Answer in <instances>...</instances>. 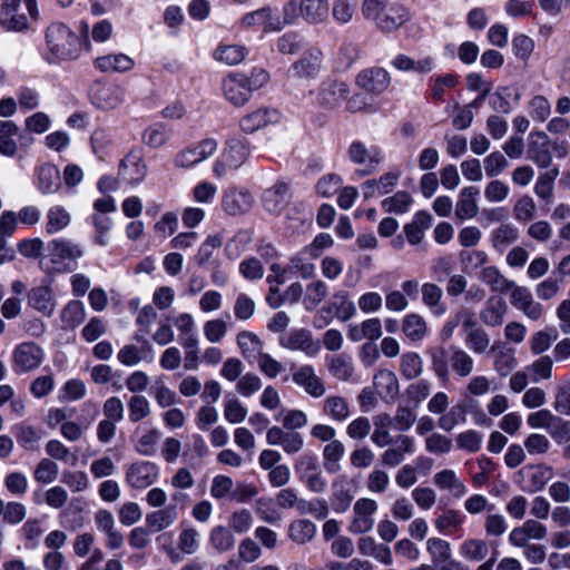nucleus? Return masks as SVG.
<instances>
[{"mask_svg":"<svg viewBox=\"0 0 570 570\" xmlns=\"http://www.w3.org/2000/svg\"><path fill=\"white\" fill-rule=\"evenodd\" d=\"M38 188L42 194H53L61 185L60 173L55 165L45 164L37 171Z\"/></svg>","mask_w":570,"mask_h":570,"instance_id":"42","label":"nucleus"},{"mask_svg":"<svg viewBox=\"0 0 570 570\" xmlns=\"http://www.w3.org/2000/svg\"><path fill=\"white\" fill-rule=\"evenodd\" d=\"M511 304L531 321H538L543 315V306L534 301L532 293L525 286H515L510 292Z\"/></svg>","mask_w":570,"mask_h":570,"instance_id":"17","label":"nucleus"},{"mask_svg":"<svg viewBox=\"0 0 570 570\" xmlns=\"http://www.w3.org/2000/svg\"><path fill=\"white\" fill-rule=\"evenodd\" d=\"M159 475L158 466L149 461L131 463L126 470L127 484L137 490H142L154 484Z\"/></svg>","mask_w":570,"mask_h":570,"instance_id":"12","label":"nucleus"},{"mask_svg":"<svg viewBox=\"0 0 570 570\" xmlns=\"http://www.w3.org/2000/svg\"><path fill=\"white\" fill-rule=\"evenodd\" d=\"M279 120V112L276 109L263 107L242 117L239 120L240 129L246 134H253L271 124Z\"/></svg>","mask_w":570,"mask_h":570,"instance_id":"24","label":"nucleus"},{"mask_svg":"<svg viewBox=\"0 0 570 570\" xmlns=\"http://www.w3.org/2000/svg\"><path fill=\"white\" fill-rule=\"evenodd\" d=\"M13 433L19 445L26 450H35L37 443L41 440V432L27 424H18L13 428Z\"/></svg>","mask_w":570,"mask_h":570,"instance_id":"52","label":"nucleus"},{"mask_svg":"<svg viewBox=\"0 0 570 570\" xmlns=\"http://www.w3.org/2000/svg\"><path fill=\"white\" fill-rule=\"evenodd\" d=\"M558 168H553L547 173L541 174L534 185L535 195L547 202H551L554 179L558 177Z\"/></svg>","mask_w":570,"mask_h":570,"instance_id":"59","label":"nucleus"},{"mask_svg":"<svg viewBox=\"0 0 570 570\" xmlns=\"http://www.w3.org/2000/svg\"><path fill=\"white\" fill-rule=\"evenodd\" d=\"M297 511L301 514H312L318 520H324L330 513L328 504L324 499H313L311 501L301 499L297 503Z\"/></svg>","mask_w":570,"mask_h":570,"instance_id":"58","label":"nucleus"},{"mask_svg":"<svg viewBox=\"0 0 570 570\" xmlns=\"http://www.w3.org/2000/svg\"><path fill=\"white\" fill-rule=\"evenodd\" d=\"M281 346L291 351H302L307 356H315L321 345L313 338L311 331L305 328L293 330L279 340Z\"/></svg>","mask_w":570,"mask_h":570,"instance_id":"14","label":"nucleus"},{"mask_svg":"<svg viewBox=\"0 0 570 570\" xmlns=\"http://www.w3.org/2000/svg\"><path fill=\"white\" fill-rule=\"evenodd\" d=\"M377 511V503L370 498H361L353 505V517L348 524V531L353 534H363L372 530L374 525V513Z\"/></svg>","mask_w":570,"mask_h":570,"instance_id":"10","label":"nucleus"},{"mask_svg":"<svg viewBox=\"0 0 570 570\" xmlns=\"http://www.w3.org/2000/svg\"><path fill=\"white\" fill-rule=\"evenodd\" d=\"M29 305L45 316H50L56 306L52 289L49 285L33 287L28 293Z\"/></svg>","mask_w":570,"mask_h":570,"instance_id":"30","label":"nucleus"},{"mask_svg":"<svg viewBox=\"0 0 570 570\" xmlns=\"http://www.w3.org/2000/svg\"><path fill=\"white\" fill-rule=\"evenodd\" d=\"M178 519V511L175 504H168L146 515V525L153 532H159L169 528Z\"/></svg>","mask_w":570,"mask_h":570,"instance_id":"35","label":"nucleus"},{"mask_svg":"<svg viewBox=\"0 0 570 570\" xmlns=\"http://www.w3.org/2000/svg\"><path fill=\"white\" fill-rule=\"evenodd\" d=\"M426 551L430 553L432 562L439 564L451 557V546L448 541L440 538H430L426 541Z\"/></svg>","mask_w":570,"mask_h":570,"instance_id":"62","label":"nucleus"},{"mask_svg":"<svg viewBox=\"0 0 570 570\" xmlns=\"http://www.w3.org/2000/svg\"><path fill=\"white\" fill-rule=\"evenodd\" d=\"M47 56L50 63L76 60L82 46L87 45V38L82 40L67 24L62 22H52L46 31Z\"/></svg>","mask_w":570,"mask_h":570,"instance_id":"2","label":"nucleus"},{"mask_svg":"<svg viewBox=\"0 0 570 570\" xmlns=\"http://www.w3.org/2000/svg\"><path fill=\"white\" fill-rule=\"evenodd\" d=\"M357 0H333L332 16L336 23L347 24L353 20Z\"/></svg>","mask_w":570,"mask_h":570,"instance_id":"54","label":"nucleus"},{"mask_svg":"<svg viewBox=\"0 0 570 570\" xmlns=\"http://www.w3.org/2000/svg\"><path fill=\"white\" fill-rule=\"evenodd\" d=\"M322 51L313 48L303 53V56L292 65L289 72L294 78H314L321 70Z\"/></svg>","mask_w":570,"mask_h":570,"instance_id":"23","label":"nucleus"},{"mask_svg":"<svg viewBox=\"0 0 570 570\" xmlns=\"http://www.w3.org/2000/svg\"><path fill=\"white\" fill-rule=\"evenodd\" d=\"M434 484L441 490H448L454 498H461L466 493L465 485L458 479L453 470H442L434 474Z\"/></svg>","mask_w":570,"mask_h":570,"instance_id":"46","label":"nucleus"},{"mask_svg":"<svg viewBox=\"0 0 570 570\" xmlns=\"http://www.w3.org/2000/svg\"><path fill=\"white\" fill-rule=\"evenodd\" d=\"M246 48L239 45L220 46L216 50L215 57L218 61L234 66L242 62L246 56Z\"/></svg>","mask_w":570,"mask_h":570,"instance_id":"60","label":"nucleus"},{"mask_svg":"<svg viewBox=\"0 0 570 570\" xmlns=\"http://www.w3.org/2000/svg\"><path fill=\"white\" fill-rule=\"evenodd\" d=\"M478 188L470 186L460 191V199L456 203L455 215L460 219H469L478 214V205L475 197L478 196Z\"/></svg>","mask_w":570,"mask_h":570,"instance_id":"44","label":"nucleus"},{"mask_svg":"<svg viewBox=\"0 0 570 570\" xmlns=\"http://www.w3.org/2000/svg\"><path fill=\"white\" fill-rule=\"evenodd\" d=\"M380 458L381 464L389 468H394L401 464L407 454L414 452V441L411 436L405 434H397Z\"/></svg>","mask_w":570,"mask_h":570,"instance_id":"18","label":"nucleus"},{"mask_svg":"<svg viewBox=\"0 0 570 570\" xmlns=\"http://www.w3.org/2000/svg\"><path fill=\"white\" fill-rule=\"evenodd\" d=\"M348 159L360 166H365L362 175L373 173L381 163V150L377 147L367 148L364 142L355 140L347 148Z\"/></svg>","mask_w":570,"mask_h":570,"instance_id":"15","label":"nucleus"},{"mask_svg":"<svg viewBox=\"0 0 570 570\" xmlns=\"http://www.w3.org/2000/svg\"><path fill=\"white\" fill-rule=\"evenodd\" d=\"M48 255L40 261L46 273H70L78 267L82 257V247L66 238H55L47 244Z\"/></svg>","mask_w":570,"mask_h":570,"instance_id":"3","label":"nucleus"},{"mask_svg":"<svg viewBox=\"0 0 570 570\" xmlns=\"http://www.w3.org/2000/svg\"><path fill=\"white\" fill-rule=\"evenodd\" d=\"M293 381L313 397H321L326 392L323 381L315 374L312 365H303L295 371Z\"/></svg>","mask_w":570,"mask_h":570,"instance_id":"28","label":"nucleus"},{"mask_svg":"<svg viewBox=\"0 0 570 570\" xmlns=\"http://www.w3.org/2000/svg\"><path fill=\"white\" fill-rule=\"evenodd\" d=\"M432 385L428 380H419L412 383L405 390L406 403L413 407H417L428 399L431 393Z\"/></svg>","mask_w":570,"mask_h":570,"instance_id":"56","label":"nucleus"},{"mask_svg":"<svg viewBox=\"0 0 570 570\" xmlns=\"http://www.w3.org/2000/svg\"><path fill=\"white\" fill-rule=\"evenodd\" d=\"M70 219V214L62 206H52L46 215V232L48 234H56L66 228Z\"/></svg>","mask_w":570,"mask_h":570,"instance_id":"50","label":"nucleus"},{"mask_svg":"<svg viewBox=\"0 0 570 570\" xmlns=\"http://www.w3.org/2000/svg\"><path fill=\"white\" fill-rule=\"evenodd\" d=\"M345 455V446L340 440L328 442L322 451L323 466L326 472L334 474L341 471V460Z\"/></svg>","mask_w":570,"mask_h":570,"instance_id":"38","label":"nucleus"},{"mask_svg":"<svg viewBox=\"0 0 570 570\" xmlns=\"http://www.w3.org/2000/svg\"><path fill=\"white\" fill-rule=\"evenodd\" d=\"M86 317L85 305L80 301H70L61 311L60 320L65 328H76Z\"/></svg>","mask_w":570,"mask_h":570,"instance_id":"49","label":"nucleus"},{"mask_svg":"<svg viewBox=\"0 0 570 570\" xmlns=\"http://www.w3.org/2000/svg\"><path fill=\"white\" fill-rule=\"evenodd\" d=\"M484 284L489 285L493 292L508 293L515 286L513 281L508 279L495 266L484 267L479 275Z\"/></svg>","mask_w":570,"mask_h":570,"instance_id":"40","label":"nucleus"},{"mask_svg":"<svg viewBox=\"0 0 570 570\" xmlns=\"http://www.w3.org/2000/svg\"><path fill=\"white\" fill-rule=\"evenodd\" d=\"M237 345L244 357L258 355L263 351V342L249 331H242L237 334Z\"/></svg>","mask_w":570,"mask_h":570,"instance_id":"53","label":"nucleus"},{"mask_svg":"<svg viewBox=\"0 0 570 570\" xmlns=\"http://www.w3.org/2000/svg\"><path fill=\"white\" fill-rule=\"evenodd\" d=\"M510 96V87H498L497 90L490 95L489 105L491 109L500 114H510L512 111V105L509 101Z\"/></svg>","mask_w":570,"mask_h":570,"instance_id":"63","label":"nucleus"},{"mask_svg":"<svg viewBox=\"0 0 570 570\" xmlns=\"http://www.w3.org/2000/svg\"><path fill=\"white\" fill-rule=\"evenodd\" d=\"M412 197L406 191H397L392 197H387L382 202V206L387 213H405L412 204Z\"/></svg>","mask_w":570,"mask_h":570,"instance_id":"64","label":"nucleus"},{"mask_svg":"<svg viewBox=\"0 0 570 570\" xmlns=\"http://www.w3.org/2000/svg\"><path fill=\"white\" fill-rule=\"evenodd\" d=\"M348 86L345 82L327 80L322 82L318 91V102L326 109H334L346 99Z\"/></svg>","mask_w":570,"mask_h":570,"instance_id":"25","label":"nucleus"},{"mask_svg":"<svg viewBox=\"0 0 570 570\" xmlns=\"http://www.w3.org/2000/svg\"><path fill=\"white\" fill-rule=\"evenodd\" d=\"M528 159L539 168H548L552 163L551 142L549 137L538 131L530 136L527 149Z\"/></svg>","mask_w":570,"mask_h":570,"instance_id":"19","label":"nucleus"},{"mask_svg":"<svg viewBox=\"0 0 570 570\" xmlns=\"http://www.w3.org/2000/svg\"><path fill=\"white\" fill-rule=\"evenodd\" d=\"M266 442L272 446H281L288 455H294L304 448V438L299 432L284 430L277 425L267 429Z\"/></svg>","mask_w":570,"mask_h":570,"instance_id":"13","label":"nucleus"},{"mask_svg":"<svg viewBox=\"0 0 570 570\" xmlns=\"http://www.w3.org/2000/svg\"><path fill=\"white\" fill-rule=\"evenodd\" d=\"M242 24L246 28L263 27L265 31L281 30L287 22L275 17L268 7L245 14Z\"/></svg>","mask_w":570,"mask_h":570,"instance_id":"27","label":"nucleus"},{"mask_svg":"<svg viewBox=\"0 0 570 570\" xmlns=\"http://www.w3.org/2000/svg\"><path fill=\"white\" fill-rule=\"evenodd\" d=\"M328 293L330 288L323 279H313L306 285L304 291V308L308 312L314 311L327 297Z\"/></svg>","mask_w":570,"mask_h":570,"instance_id":"37","label":"nucleus"},{"mask_svg":"<svg viewBox=\"0 0 570 570\" xmlns=\"http://www.w3.org/2000/svg\"><path fill=\"white\" fill-rule=\"evenodd\" d=\"M289 199V186L285 181H277L266 189L262 196L264 208L269 213H279Z\"/></svg>","mask_w":570,"mask_h":570,"instance_id":"29","label":"nucleus"},{"mask_svg":"<svg viewBox=\"0 0 570 570\" xmlns=\"http://www.w3.org/2000/svg\"><path fill=\"white\" fill-rule=\"evenodd\" d=\"M460 554L472 562H479L489 554V546L482 539L471 538L464 540L459 547Z\"/></svg>","mask_w":570,"mask_h":570,"instance_id":"48","label":"nucleus"},{"mask_svg":"<svg viewBox=\"0 0 570 570\" xmlns=\"http://www.w3.org/2000/svg\"><path fill=\"white\" fill-rule=\"evenodd\" d=\"M249 156V144L246 139L230 138L220 154V157L215 161L213 171L217 177L226 174L227 169L239 168Z\"/></svg>","mask_w":570,"mask_h":570,"instance_id":"6","label":"nucleus"},{"mask_svg":"<svg viewBox=\"0 0 570 570\" xmlns=\"http://www.w3.org/2000/svg\"><path fill=\"white\" fill-rule=\"evenodd\" d=\"M374 386L385 400H394L399 393L397 377L389 370H381L374 375Z\"/></svg>","mask_w":570,"mask_h":570,"instance_id":"45","label":"nucleus"},{"mask_svg":"<svg viewBox=\"0 0 570 570\" xmlns=\"http://www.w3.org/2000/svg\"><path fill=\"white\" fill-rule=\"evenodd\" d=\"M330 6L327 0H296L287 1L283 7L284 21L294 22L302 17L308 23H321L328 14Z\"/></svg>","mask_w":570,"mask_h":570,"instance_id":"5","label":"nucleus"},{"mask_svg":"<svg viewBox=\"0 0 570 570\" xmlns=\"http://www.w3.org/2000/svg\"><path fill=\"white\" fill-rule=\"evenodd\" d=\"M322 413L331 421L344 422L351 416L350 403L341 395H327L322 402Z\"/></svg>","mask_w":570,"mask_h":570,"instance_id":"31","label":"nucleus"},{"mask_svg":"<svg viewBox=\"0 0 570 570\" xmlns=\"http://www.w3.org/2000/svg\"><path fill=\"white\" fill-rule=\"evenodd\" d=\"M223 92L230 104L240 107L248 101L252 95V87L245 76L230 73L223 81Z\"/></svg>","mask_w":570,"mask_h":570,"instance_id":"16","label":"nucleus"},{"mask_svg":"<svg viewBox=\"0 0 570 570\" xmlns=\"http://www.w3.org/2000/svg\"><path fill=\"white\" fill-rule=\"evenodd\" d=\"M415 407L410 404H400L396 409V413L393 416V426L400 432L410 430L416 421Z\"/></svg>","mask_w":570,"mask_h":570,"instance_id":"61","label":"nucleus"},{"mask_svg":"<svg viewBox=\"0 0 570 570\" xmlns=\"http://www.w3.org/2000/svg\"><path fill=\"white\" fill-rule=\"evenodd\" d=\"M146 174L147 166L138 151H129L119 165L118 177L128 184H140L145 179Z\"/></svg>","mask_w":570,"mask_h":570,"instance_id":"20","label":"nucleus"},{"mask_svg":"<svg viewBox=\"0 0 570 570\" xmlns=\"http://www.w3.org/2000/svg\"><path fill=\"white\" fill-rule=\"evenodd\" d=\"M391 66L403 72L414 71L424 75L433 69L434 60L429 56L415 60L406 55L399 53L392 59Z\"/></svg>","mask_w":570,"mask_h":570,"instance_id":"34","label":"nucleus"},{"mask_svg":"<svg viewBox=\"0 0 570 570\" xmlns=\"http://www.w3.org/2000/svg\"><path fill=\"white\" fill-rule=\"evenodd\" d=\"M295 471L299 480L314 493H323L326 489V480L322 474L318 461L313 454L302 455L295 463Z\"/></svg>","mask_w":570,"mask_h":570,"instance_id":"8","label":"nucleus"},{"mask_svg":"<svg viewBox=\"0 0 570 570\" xmlns=\"http://www.w3.org/2000/svg\"><path fill=\"white\" fill-rule=\"evenodd\" d=\"M95 65L102 72H125L134 67V60L124 53L107 55L97 58Z\"/></svg>","mask_w":570,"mask_h":570,"instance_id":"43","label":"nucleus"},{"mask_svg":"<svg viewBox=\"0 0 570 570\" xmlns=\"http://www.w3.org/2000/svg\"><path fill=\"white\" fill-rule=\"evenodd\" d=\"M45 358L43 350L33 342H23L12 352V368L22 374L37 370Z\"/></svg>","mask_w":570,"mask_h":570,"instance_id":"7","label":"nucleus"},{"mask_svg":"<svg viewBox=\"0 0 570 570\" xmlns=\"http://www.w3.org/2000/svg\"><path fill=\"white\" fill-rule=\"evenodd\" d=\"M400 372L406 380H414L423 372V362L415 352H406L401 356Z\"/></svg>","mask_w":570,"mask_h":570,"instance_id":"51","label":"nucleus"},{"mask_svg":"<svg viewBox=\"0 0 570 570\" xmlns=\"http://www.w3.org/2000/svg\"><path fill=\"white\" fill-rule=\"evenodd\" d=\"M401 330L411 343L422 342L428 335V324L417 313L406 314L402 320Z\"/></svg>","mask_w":570,"mask_h":570,"instance_id":"33","label":"nucleus"},{"mask_svg":"<svg viewBox=\"0 0 570 570\" xmlns=\"http://www.w3.org/2000/svg\"><path fill=\"white\" fill-rule=\"evenodd\" d=\"M254 204L252 194L242 188H230L223 195L222 207L228 215L237 216L247 213Z\"/></svg>","mask_w":570,"mask_h":570,"instance_id":"22","label":"nucleus"},{"mask_svg":"<svg viewBox=\"0 0 570 570\" xmlns=\"http://www.w3.org/2000/svg\"><path fill=\"white\" fill-rule=\"evenodd\" d=\"M391 82L390 73L379 67L362 70L356 78V83L367 92L380 95L385 91Z\"/></svg>","mask_w":570,"mask_h":570,"instance_id":"21","label":"nucleus"},{"mask_svg":"<svg viewBox=\"0 0 570 570\" xmlns=\"http://www.w3.org/2000/svg\"><path fill=\"white\" fill-rule=\"evenodd\" d=\"M431 360V368L441 382H448L451 372L464 379L470 376L474 370L473 357L462 347L450 345L434 346L428 351Z\"/></svg>","mask_w":570,"mask_h":570,"instance_id":"1","label":"nucleus"},{"mask_svg":"<svg viewBox=\"0 0 570 570\" xmlns=\"http://www.w3.org/2000/svg\"><path fill=\"white\" fill-rule=\"evenodd\" d=\"M316 534V525L307 519H297L288 524L287 535L296 544L311 542Z\"/></svg>","mask_w":570,"mask_h":570,"instance_id":"39","label":"nucleus"},{"mask_svg":"<svg viewBox=\"0 0 570 570\" xmlns=\"http://www.w3.org/2000/svg\"><path fill=\"white\" fill-rule=\"evenodd\" d=\"M507 312L508 305L503 298L491 297L481 309L480 320L487 326L497 327L502 325Z\"/></svg>","mask_w":570,"mask_h":570,"instance_id":"32","label":"nucleus"},{"mask_svg":"<svg viewBox=\"0 0 570 570\" xmlns=\"http://www.w3.org/2000/svg\"><path fill=\"white\" fill-rule=\"evenodd\" d=\"M410 19V13L402 4L391 3L373 22L383 32H392Z\"/></svg>","mask_w":570,"mask_h":570,"instance_id":"26","label":"nucleus"},{"mask_svg":"<svg viewBox=\"0 0 570 570\" xmlns=\"http://www.w3.org/2000/svg\"><path fill=\"white\" fill-rule=\"evenodd\" d=\"M328 371L338 381H348L354 374L352 357L345 353L328 358Z\"/></svg>","mask_w":570,"mask_h":570,"instance_id":"47","label":"nucleus"},{"mask_svg":"<svg viewBox=\"0 0 570 570\" xmlns=\"http://www.w3.org/2000/svg\"><path fill=\"white\" fill-rule=\"evenodd\" d=\"M217 146V141L213 138L203 139L180 150L175 157V165L179 168H190L214 155Z\"/></svg>","mask_w":570,"mask_h":570,"instance_id":"11","label":"nucleus"},{"mask_svg":"<svg viewBox=\"0 0 570 570\" xmlns=\"http://www.w3.org/2000/svg\"><path fill=\"white\" fill-rule=\"evenodd\" d=\"M333 494L331 498L332 509L336 513H343L348 510L353 501V492L343 483H334Z\"/></svg>","mask_w":570,"mask_h":570,"instance_id":"57","label":"nucleus"},{"mask_svg":"<svg viewBox=\"0 0 570 570\" xmlns=\"http://www.w3.org/2000/svg\"><path fill=\"white\" fill-rule=\"evenodd\" d=\"M21 2L24 3L29 17L33 20L38 19L39 12L36 0H1L0 26L6 31L21 32L29 28L28 16L22 10Z\"/></svg>","mask_w":570,"mask_h":570,"instance_id":"4","label":"nucleus"},{"mask_svg":"<svg viewBox=\"0 0 570 570\" xmlns=\"http://www.w3.org/2000/svg\"><path fill=\"white\" fill-rule=\"evenodd\" d=\"M126 97V90L119 85L95 82L90 89L91 102L99 109L112 110L118 108Z\"/></svg>","mask_w":570,"mask_h":570,"instance_id":"9","label":"nucleus"},{"mask_svg":"<svg viewBox=\"0 0 570 570\" xmlns=\"http://www.w3.org/2000/svg\"><path fill=\"white\" fill-rule=\"evenodd\" d=\"M209 542L216 551L227 552L234 548L235 539L227 528L217 525L210 531Z\"/></svg>","mask_w":570,"mask_h":570,"instance_id":"55","label":"nucleus"},{"mask_svg":"<svg viewBox=\"0 0 570 570\" xmlns=\"http://www.w3.org/2000/svg\"><path fill=\"white\" fill-rule=\"evenodd\" d=\"M518 238L519 229L511 223L501 224L490 234L491 245L499 253H503L508 246L515 243Z\"/></svg>","mask_w":570,"mask_h":570,"instance_id":"36","label":"nucleus"},{"mask_svg":"<svg viewBox=\"0 0 570 570\" xmlns=\"http://www.w3.org/2000/svg\"><path fill=\"white\" fill-rule=\"evenodd\" d=\"M422 302L429 307L435 316H441L446 312V306L442 303L443 291L434 283H424L421 287Z\"/></svg>","mask_w":570,"mask_h":570,"instance_id":"41","label":"nucleus"}]
</instances>
